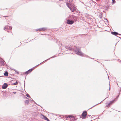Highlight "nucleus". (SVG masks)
I'll return each instance as SVG.
<instances>
[{"mask_svg":"<svg viewBox=\"0 0 121 121\" xmlns=\"http://www.w3.org/2000/svg\"><path fill=\"white\" fill-rule=\"evenodd\" d=\"M64 47L66 49L70 51H73L75 53V54L79 56H85L86 57H87L89 58L92 59V58L90 57L88 55H85L84 53H83L81 51L80 48L77 47L76 45H65Z\"/></svg>","mask_w":121,"mask_h":121,"instance_id":"f257e3e1","label":"nucleus"},{"mask_svg":"<svg viewBox=\"0 0 121 121\" xmlns=\"http://www.w3.org/2000/svg\"><path fill=\"white\" fill-rule=\"evenodd\" d=\"M45 62V60L42 62L40 64L37 65L35 66L34 67H33L32 68H31L30 69H29L27 71H26L24 73V74H25L26 75H27L28 74L31 73L32 71L33 70V69L34 68H36L37 67V66H39V65H40L43 64Z\"/></svg>","mask_w":121,"mask_h":121,"instance_id":"f03ea898","label":"nucleus"},{"mask_svg":"<svg viewBox=\"0 0 121 121\" xmlns=\"http://www.w3.org/2000/svg\"><path fill=\"white\" fill-rule=\"evenodd\" d=\"M46 37L47 36H49V37L50 38L52 37L51 35L52 34V32L50 30H47L46 28Z\"/></svg>","mask_w":121,"mask_h":121,"instance_id":"7ed1b4c3","label":"nucleus"},{"mask_svg":"<svg viewBox=\"0 0 121 121\" xmlns=\"http://www.w3.org/2000/svg\"><path fill=\"white\" fill-rule=\"evenodd\" d=\"M87 112V111L86 110L83 111L81 115V116L82 117H81V116H80V118H82L83 119H85L86 118Z\"/></svg>","mask_w":121,"mask_h":121,"instance_id":"20e7f679","label":"nucleus"},{"mask_svg":"<svg viewBox=\"0 0 121 121\" xmlns=\"http://www.w3.org/2000/svg\"><path fill=\"white\" fill-rule=\"evenodd\" d=\"M12 29V27L10 26H9L8 25L4 27V29L5 31H7L8 32H9V30H11Z\"/></svg>","mask_w":121,"mask_h":121,"instance_id":"39448f33","label":"nucleus"},{"mask_svg":"<svg viewBox=\"0 0 121 121\" xmlns=\"http://www.w3.org/2000/svg\"><path fill=\"white\" fill-rule=\"evenodd\" d=\"M77 18V17L76 16L72 15L69 16V19L72 20H73L75 21H76Z\"/></svg>","mask_w":121,"mask_h":121,"instance_id":"423d86ee","label":"nucleus"},{"mask_svg":"<svg viewBox=\"0 0 121 121\" xmlns=\"http://www.w3.org/2000/svg\"><path fill=\"white\" fill-rule=\"evenodd\" d=\"M74 23V21L69 19L67 20V23L69 25H72Z\"/></svg>","mask_w":121,"mask_h":121,"instance_id":"0eeeda50","label":"nucleus"},{"mask_svg":"<svg viewBox=\"0 0 121 121\" xmlns=\"http://www.w3.org/2000/svg\"><path fill=\"white\" fill-rule=\"evenodd\" d=\"M8 85L6 83H4L2 85V88L3 89H5L7 87Z\"/></svg>","mask_w":121,"mask_h":121,"instance_id":"6e6552de","label":"nucleus"},{"mask_svg":"<svg viewBox=\"0 0 121 121\" xmlns=\"http://www.w3.org/2000/svg\"><path fill=\"white\" fill-rule=\"evenodd\" d=\"M36 30V31H45V27H43L42 28H40L39 29H37Z\"/></svg>","mask_w":121,"mask_h":121,"instance_id":"1a4fd4ad","label":"nucleus"},{"mask_svg":"<svg viewBox=\"0 0 121 121\" xmlns=\"http://www.w3.org/2000/svg\"><path fill=\"white\" fill-rule=\"evenodd\" d=\"M114 100H112L111 101H110L109 103L107 104L106 105V107H107L109 106L110 104V105L114 103L113 102Z\"/></svg>","mask_w":121,"mask_h":121,"instance_id":"9d476101","label":"nucleus"},{"mask_svg":"<svg viewBox=\"0 0 121 121\" xmlns=\"http://www.w3.org/2000/svg\"><path fill=\"white\" fill-rule=\"evenodd\" d=\"M13 81V80H11L9 82L11 84V85H16L18 84V82L17 81L14 83H13L12 82Z\"/></svg>","mask_w":121,"mask_h":121,"instance_id":"9b49d317","label":"nucleus"},{"mask_svg":"<svg viewBox=\"0 0 121 121\" xmlns=\"http://www.w3.org/2000/svg\"><path fill=\"white\" fill-rule=\"evenodd\" d=\"M111 33L112 35L115 36H116V35H118V34H119V33L116 31H112L111 32Z\"/></svg>","mask_w":121,"mask_h":121,"instance_id":"f8f14e48","label":"nucleus"},{"mask_svg":"<svg viewBox=\"0 0 121 121\" xmlns=\"http://www.w3.org/2000/svg\"><path fill=\"white\" fill-rule=\"evenodd\" d=\"M120 94V93H119L118 95L113 100H114L113 101V102L114 103L117 100V99L119 97Z\"/></svg>","mask_w":121,"mask_h":121,"instance_id":"ddd939ff","label":"nucleus"},{"mask_svg":"<svg viewBox=\"0 0 121 121\" xmlns=\"http://www.w3.org/2000/svg\"><path fill=\"white\" fill-rule=\"evenodd\" d=\"M4 76H8V75L9 73L7 71H5L4 72Z\"/></svg>","mask_w":121,"mask_h":121,"instance_id":"4468645a","label":"nucleus"},{"mask_svg":"<svg viewBox=\"0 0 121 121\" xmlns=\"http://www.w3.org/2000/svg\"><path fill=\"white\" fill-rule=\"evenodd\" d=\"M108 97H107V98H105L103 100H102V101H101V102H100V103H99L98 104H96L95 105H94V106H93L92 107L90 108H89L88 110L90 109H91L92 108H93V107H95V106H96V105L98 104H100L103 101H104V100L106 98H107Z\"/></svg>","mask_w":121,"mask_h":121,"instance_id":"2eb2a0df","label":"nucleus"},{"mask_svg":"<svg viewBox=\"0 0 121 121\" xmlns=\"http://www.w3.org/2000/svg\"><path fill=\"white\" fill-rule=\"evenodd\" d=\"M4 62H5L4 61H3L1 60H0V63H1L2 65H3V66L5 65Z\"/></svg>","mask_w":121,"mask_h":121,"instance_id":"dca6fc26","label":"nucleus"},{"mask_svg":"<svg viewBox=\"0 0 121 121\" xmlns=\"http://www.w3.org/2000/svg\"><path fill=\"white\" fill-rule=\"evenodd\" d=\"M29 100H26L25 101V103L26 104L28 105L29 103Z\"/></svg>","mask_w":121,"mask_h":121,"instance_id":"f3484780","label":"nucleus"},{"mask_svg":"<svg viewBox=\"0 0 121 121\" xmlns=\"http://www.w3.org/2000/svg\"><path fill=\"white\" fill-rule=\"evenodd\" d=\"M102 16V13H100V15H99V17L100 18L102 19L103 17Z\"/></svg>","mask_w":121,"mask_h":121,"instance_id":"a211bd4d","label":"nucleus"},{"mask_svg":"<svg viewBox=\"0 0 121 121\" xmlns=\"http://www.w3.org/2000/svg\"><path fill=\"white\" fill-rule=\"evenodd\" d=\"M73 117V116H72V115H69L68 117H67V118H72Z\"/></svg>","mask_w":121,"mask_h":121,"instance_id":"6ab92c4d","label":"nucleus"},{"mask_svg":"<svg viewBox=\"0 0 121 121\" xmlns=\"http://www.w3.org/2000/svg\"><path fill=\"white\" fill-rule=\"evenodd\" d=\"M112 0V4H113L115 3L116 1L115 0Z\"/></svg>","mask_w":121,"mask_h":121,"instance_id":"aec40b11","label":"nucleus"},{"mask_svg":"<svg viewBox=\"0 0 121 121\" xmlns=\"http://www.w3.org/2000/svg\"><path fill=\"white\" fill-rule=\"evenodd\" d=\"M26 95L27 97H28L29 98H31L30 96L27 93H26Z\"/></svg>","mask_w":121,"mask_h":121,"instance_id":"412c9836","label":"nucleus"},{"mask_svg":"<svg viewBox=\"0 0 121 121\" xmlns=\"http://www.w3.org/2000/svg\"><path fill=\"white\" fill-rule=\"evenodd\" d=\"M75 9L74 8H73V9L72 8V9H71V11L73 12H74V11H75Z\"/></svg>","mask_w":121,"mask_h":121,"instance_id":"4be33fe9","label":"nucleus"},{"mask_svg":"<svg viewBox=\"0 0 121 121\" xmlns=\"http://www.w3.org/2000/svg\"><path fill=\"white\" fill-rule=\"evenodd\" d=\"M32 101H33V102L34 103V104H35L37 105H38L39 106V104H37L33 99H32Z\"/></svg>","mask_w":121,"mask_h":121,"instance_id":"5701e85b","label":"nucleus"},{"mask_svg":"<svg viewBox=\"0 0 121 121\" xmlns=\"http://www.w3.org/2000/svg\"><path fill=\"white\" fill-rule=\"evenodd\" d=\"M42 115L43 117V118L42 119L45 120V116L43 115V114H42Z\"/></svg>","mask_w":121,"mask_h":121,"instance_id":"b1692460","label":"nucleus"},{"mask_svg":"<svg viewBox=\"0 0 121 121\" xmlns=\"http://www.w3.org/2000/svg\"><path fill=\"white\" fill-rule=\"evenodd\" d=\"M110 6L109 5H108L106 7V10H108L110 7Z\"/></svg>","mask_w":121,"mask_h":121,"instance_id":"393cba45","label":"nucleus"},{"mask_svg":"<svg viewBox=\"0 0 121 121\" xmlns=\"http://www.w3.org/2000/svg\"><path fill=\"white\" fill-rule=\"evenodd\" d=\"M54 57V56H53L52 57H51L50 58H49V59H47L46 60V62L47 61V60H48L50 58H53V57Z\"/></svg>","mask_w":121,"mask_h":121,"instance_id":"a878e982","label":"nucleus"},{"mask_svg":"<svg viewBox=\"0 0 121 121\" xmlns=\"http://www.w3.org/2000/svg\"><path fill=\"white\" fill-rule=\"evenodd\" d=\"M15 72H16V73L18 74H19V72L17 70H16V71Z\"/></svg>","mask_w":121,"mask_h":121,"instance_id":"bb28decb","label":"nucleus"},{"mask_svg":"<svg viewBox=\"0 0 121 121\" xmlns=\"http://www.w3.org/2000/svg\"><path fill=\"white\" fill-rule=\"evenodd\" d=\"M90 116L91 115H87V113H86V118H88V117H90Z\"/></svg>","mask_w":121,"mask_h":121,"instance_id":"cd10ccee","label":"nucleus"},{"mask_svg":"<svg viewBox=\"0 0 121 121\" xmlns=\"http://www.w3.org/2000/svg\"><path fill=\"white\" fill-rule=\"evenodd\" d=\"M91 1H92V2L93 3H94V4H95V5H96V2H95L93 0H91Z\"/></svg>","mask_w":121,"mask_h":121,"instance_id":"c85d7f7f","label":"nucleus"},{"mask_svg":"<svg viewBox=\"0 0 121 121\" xmlns=\"http://www.w3.org/2000/svg\"><path fill=\"white\" fill-rule=\"evenodd\" d=\"M66 5L68 7H69L70 6L69 5V4H68V3H66Z\"/></svg>","mask_w":121,"mask_h":121,"instance_id":"c756f323","label":"nucleus"},{"mask_svg":"<svg viewBox=\"0 0 121 121\" xmlns=\"http://www.w3.org/2000/svg\"><path fill=\"white\" fill-rule=\"evenodd\" d=\"M46 121H50L49 119L46 117Z\"/></svg>","mask_w":121,"mask_h":121,"instance_id":"7c9ffc66","label":"nucleus"},{"mask_svg":"<svg viewBox=\"0 0 121 121\" xmlns=\"http://www.w3.org/2000/svg\"><path fill=\"white\" fill-rule=\"evenodd\" d=\"M104 19L105 20H106L107 21V22L108 23V20H107V18H104Z\"/></svg>","mask_w":121,"mask_h":121,"instance_id":"2f4dec72","label":"nucleus"},{"mask_svg":"<svg viewBox=\"0 0 121 121\" xmlns=\"http://www.w3.org/2000/svg\"><path fill=\"white\" fill-rule=\"evenodd\" d=\"M96 4L97 5L99 6H100V5L99 4H98L96 3Z\"/></svg>","mask_w":121,"mask_h":121,"instance_id":"473e14b6","label":"nucleus"},{"mask_svg":"<svg viewBox=\"0 0 121 121\" xmlns=\"http://www.w3.org/2000/svg\"><path fill=\"white\" fill-rule=\"evenodd\" d=\"M11 69L13 70H14V71H15L16 70L15 69Z\"/></svg>","mask_w":121,"mask_h":121,"instance_id":"72a5a7b5","label":"nucleus"},{"mask_svg":"<svg viewBox=\"0 0 121 121\" xmlns=\"http://www.w3.org/2000/svg\"><path fill=\"white\" fill-rule=\"evenodd\" d=\"M12 93L13 94H15L16 93V92L14 91V92H13Z\"/></svg>","mask_w":121,"mask_h":121,"instance_id":"f704fd0d","label":"nucleus"},{"mask_svg":"<svg viewBox=\"0 0 121 121\" xmlns=\"http://www.w3.org/2000/svg\"><path fill=\"white\" fill-rule=\"evenodd\" d=\"M13 79H15V80H13V81L12 82H13V83H14V81H15V80H16V79H15V78H13Z\"/></svg>","mask_w":121,"mask_h":121,"instance_id":"c9c22d12","label":"nucleus"},{"mask_svg":"<svg viewBox=\"0 0 121 121\" xmlns=\"http://www.w3.org/2000/svg\"><path fill=\"white\" fill-rule=\"evenodd\" d=\"M25 98L26 99H29H29H29L28 98H27V97H25Z\"/></svg>","mask_w":121,"mask_h":121,"instance_id":"e433bc0d","label":"nucleus"},{"mask_svg":"<svg viewBox=\"0 0 121 121\" xmlns=\"http://www.w3.org/2000/svg\"><path fill=\"white\" fill-rule=\"evenodd\" d=\"M70 10L72 9V8L70 6L68 7Z\"/></svg>","mask_w":121,"mask_h":121,"instance_id":"4c0bfd02","label":"nucleus"},{"mask_svg":"<svg viewBox=\"0 0 121 121\" xmlns=\"http://www.w3.org/2000/svg\"><path fill=\"white\" fill-rule=\"evenodd\" d=\"M70 10L72 9V8L70 6L68 7Z\"/></svg>","mask_w":121,"mask_h":121,"instance_id":"58836bf2","label":"nucleus"},{"mask_svg":"<svg viewBox=\"0 0 121 121\" xmlns=\"http://www.w3.org/2000/svg\"><path fill=\"white\" fill-rule=\"evenodd\" d=\"M0 77H4V78L5 77L3 76H0Z\"/></svg>","mask_w":121,"mask_h":121,"instance_id":"ea45409f","label":"nucleus"},{"mask_svg":"<svg viewBox=\"0 0 121 121\" xmlns=\"http://www.w3.org/2000/svg\"><path fill=\"white\" fill-rule=\"evenodd\" d=\"M35 114L37 115H38L37 113L36 112L35 113Z\"/></svg>","mask_w":121,"mask_h":121,"instance_id":"a19ab883","label":"nucleus"},{"mask_svg":"<svg viewBox=\"0 0 121 121\" xmlns=\"http://www.w3.org/2000/svg\"><path fill=\"white\" fill-rule=\"evenodd\" d=\"M48 113L47 112V111H46V115H48Z\"/></svg>","mask_w":121,"mask_h":121,"instance_id":"79ce46f5","label":"nucleus"},{"mask_svg":"<svg viewBox=\"0 0 121 121\" xmlns=\"http://www.w3.org/2000/svg\"><path fill=\"white\" fill-rule=\"evenodd\" d=\"M31 99H30L29 100H30L32 102H33V101H32V99L31 98Z\"/></svg>","mask_w":121,"mask_h":121,"instance_id":"37998d69","label":"nucleus"},{"mask_svg":"<svg viewBox=\"0 0 121 121\" xmlns=\"http://www.w3.org/2000/svg\"><path fill=\"white\" fill-rule=\"evenodd\" d=\"M61 116H63V115H59V116L60 117H61Z\"/></svg>","mask_w":121,"mask_h":121,"instance_id":"c03bdc74","label":"nucleus"},{"mask_svg":"<svg viewBox=\"0 0 121 121\" xmlns=\"http://www.w3.org/2000/svg\"><path fill=\"white\" fill-rule=\"evenodd\" d=\"M117 85H118V83H117ZM118 86H119V87H120L121 89V87H120V86H118Z\"/></svg>","mask_w":121,"mask_h":121,"instance_id":"a18cd8bd","label":"nucleus"},{"mask_svg":"<svg viewBox=\"0 0 121 121\" xmlns=\"http://www.w3.org/2000/svg\"><path fill=\"white\" fill-rule=\"evenodd\" d=\"M121 89H120V90L119 91V93H120V92H121Z\"/></svg>","mask_w":121,"mask_h":121,"instance_id":"49530a36","label":"nucleus"},{"mask_svg":"<svg viewBox=\"0 0 121 121\" xmlns=\"http://www.w3.org/2000/svg\"><path fill=\"white\" fill-rule=\"evenodd\" d=\"M8 17V16H4V17Z\"/></svg>","mask_w":121,"mask_h":121,"instance_id":"de8ad7c7","label":"nucleus"},{"mask_svg":"<svg viewBox=\"0 0 121 121\" xmlns=\"http://www.w3.org/2000/svg\"><path fill=\"white\" fill-rule=\"evenodd\" d=\"M24 74V73H22V74H21V75H23V74Z\"/></svg>","mask_w":121,"mask_h":121,"instance_id":"09e8293b","label":"nucleus"},{"mask_svg":"<svg viewBox=\"0 0 121 121\" xmlns=\"http://www.w3.org/2000/svg\"><path fill=\"white\" fill-rule=\"evenodd\" d=\"M118 35H121V34H118Z\"/></svg>","mask_w":121,"mask_h":121,"instance_id":"8fccbe9b","label":"nucleus"},{"mask_svg":"<svg viewBox=\"0 0 121 121\" xmlns=\"http://www.w3.org/2000/svg\"><path fill=\"white\" fill-rule=\"evenodd\" d=\"M109 84V90H110V85Z\"/></svg>","mask_w":121,"mask_h":121,"instance_id":"3c124183","label":"nucleus"},{"mask_svg":"<svg viewBox=\"0 0 121 121\" xmlns=\"http://www.w3.org/2000/svg\"><path fill=\"white\" fill-rule=\"evenodd\" d=\"M118 60H120V62H121V61L120 60V59H118Z\"/></svg>","mask_w":121,"mask_h":121,"instance_id":"603ef678","label":"nucleus"},{"mask_svg":"<svg viewBox=\"0 0 121 121\" xmlns=\"http://www.w3.org/2000/svg\"><path fill=\"white\" fill-rule=\"evenodd\" d=\"M117 43H116V44H115V46H116V44H117Z\"/></svg>","mask_w":121,"mask_h":121,"instance_id":"864d4df0","label":"nucleus"},{"mask_svg":"<svg viewBox=\"0 0 121 121\" xmlns=\"http://www.w3.org/2000/svg\"><path fill=\"white\" fill-rule=\"evenodd\" d=\"M109 2V1L108 0V2H107V3H108Z\"/></svg>","mask_w":121,"mask_h":121,"instance_id":"5fc2aeb1","label":"nucleus"},{"mask_svg":"<svg viewBox=\"0 0 121 121\" xmlns=\"http://www.w3.org/2000/svg\"><path fill=\"white\" fill-rule=\"evenodd\" d=\"M20 43H21V44H22V43H21V42H20Z\"/></svg>","mask_w":121,"mask_h":121,"instance_id":"6e6d98bb","label":"nucleus"},{"mask_svg":"<svg viewBox=\"0 0 121 121\" xmlns=\"http://www.w3.org/2000/svg\"><path fill=\"white\" fill-rule=\"evenodd\" d=\"M8 84V85H10V84Z\"/></svg>","mask_w":121,"mask_h":121,"instance_id":"4d7b16f0","label":"nucleus"},{"mask_svg":"<svg viewBox=\"0 0 121 121\" xmlns=\"http://www.w3.org/2000/svg\"><path fill=\"white\" fill-rule=\"evenodd\" d=\"M71 54H73L72 53Z\"/></svg>","mask_w":121,"mask_h":121,"instance_id":"13d9d810","label":"nucleus"},{"mask_svg":"<svg viewBox=\"0 0 121 121\" xmlns=\"http://www.w3.org/2000/svg\"><path fill=\"white\" fill-rule=\"evenodd\" d=\"M60 0H59V1H60Z\"/></svg>","mask_w":121,"mask_h":121,"instance_id":"bf43d9fd","label":"nucleus"},{"mask_svg":"<svg viewBox=\"0 0 121 121\" xmlns=\"http://www.w3.org/2000/svg\"><path fill=\"white\" fill-rule=\"evenodd\" d=\"M24 84V86H25V84Z\"/></svg>","mask_w":121,"mask_h":121,"instance_id":"052dcab7","label":"nucleus"}]
</instances>
